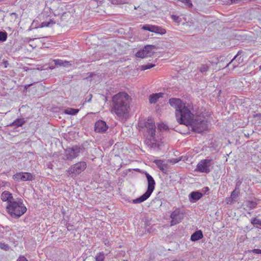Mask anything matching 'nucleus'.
I'll use <instances>...</instances> for the list:
<instances>
[{"mask_svg": "<svg viewBox=\"0 0 261 261\" xmlns=\"http://www.w3.org/2000/svg\"><path fill=\"white\" fill-rule=\"evenodd\" d=\"M55 64L59 66H62L64 67H68L71 65L69 62L66 61H63L61 60H54Z\"/></svg>", "mask_w": 261, "mask_h": 261, "instance_id": "obj_23", "label": "nucleus"}, {"mask_svg": "<svg viewBox=\"0 0 261 261\" xmlns=\"http://www.w3.org/2000/svg\"><path fill=\"white\" fill-rule=\"evenodd\" d=\"M238 56V54H237L229 63H227V64L226 65L225 67L226 68V67H228L231 64H232V69H234L237 67H238L239 65V62H237V60H236Z\"/></svg>", "mask_w": 261, "mask_h": 261, "instance_id": "obj_21", "label": "nucleus"}, {"mask_svg": "<svg viewBox=\"0 0 261 261\" xmlns=\"http://www.w3.org/2000/svg\"><path fill=\"white\" fill-rule=\"evenodd\" d=\"M220 59H222L221 60V61H223V60L225 59H226V58H225V57H224V56H223V57H220Z\"/></svg>", "mask_w": 261, "mask_h": 261, "instance_id": "obj_45", "label": "nucleus"}, {"mask_svg": "<svg viewBox=\"0 0 261 261\" xmlns=\"http://www.w3.org/2000/svg\"><path fill=\"white\" fill-rule=\"evenodd\" d=\"M171 17L174 21L177 22H179V18L177 15H171Z\"/></svg>", "mask_w": 261, "mask_h": 261, "instance_id": "obj_39", "label": "nucleus"}, {"mask_svg": "<svg viewBox=\"0 0 261 261\" xmlns=\"http://www.w3.org/2000/svg\"><path fill=\"white\" fill-rule=\"evenodd\" d=\"M168 126L163 123H160L158 125V129L161 130H166L168 129Z\"/></svg>", "mask_w": 261, "mask_h": 261, "instance_id": "obj_35", "label": "nucleus"}, {"mask_svg": "<svg viewBox=\"0 0 261 261\" xmlns=\"http://www.w3.org/2000/svg\"><path fill=\"white\" fill-rule=\"evenodd\" d=\"M155 66V64L152 63H148L141 66V70H145L150 69Z\"/></svg>", "mask_w": 261, "mask_h": 261, "instance_id": "obj_33", "label": "nucleus"}, {"mask_svg": "<svg viewBox=\"0 0 261 261\" xmlns=\"http://www.w3.org/2000/svg\"><path fill=\"white\" fill-rule=\"evenodd\" d=\"M105 256L103 252H99L95 256V261H105Z\"/></svg>", "mask_w": 261, "mask_h": 261, "instance_id": "obj_29", "label": "nucleus"}, {"mask_svg": "<svg viewBox=\"0 0 261 261\" xmlns=\"http://www.w3.org/2000/svg\"><path fill=\"white\" fill-rule=\"evenodd\" d=\"M153 33L160 35H164L166 34V31L164 28L156 25H154Z\"/></svg>", "mask_w": 261, "mask_h": 261, "instance_id": "obj_19", "label": "nucleus"}, {"mask_svg": "<svg viewBox=\"0 0 261 261\" xmlns=\"http://www.w3.org/2000/svg\"><path fill=\"white\" fill-rule=\"evenodd\" d=\"M82 149L81 147L77 145L67 148L65 151L67 159L68 160H72L76 158Z\"/></svg>", "mask_w": 261, "mask_h": 261, "instance_id": "obj_11", "label": "nucleus"}, {"mask_svg": "<svg viewBox=\"0 0 261 261\" xmlns=\"http://www.w3.org/2000/svg\"><path fill=\"white\" fill-rule=\"evenodd\" d=\"M0 248L5 250H8L9 249V245L3 243H0Z\"/></svg>", "mask_w": 261, "mask_h": 261, "instance_id": "obj_38", "label": "nucleus"}, {"mask_svg": "<svg viewBox=\"0 0 261 261\" xmlns=\"http://www.w3.org/2000/svg\"><path fill=\"white\" fill-rule=\"evenodd\" d=\"M131 97L125 92H119L112 97L111 113L124 118L128 113Z\"/></svg>", "mask_w": 261, "mask_h": 261, "instance_id": "obj_2", "label": "nucleus"}, {"mask_svg": "<svg viewBox=\"0 0 261 261\" xmlns=\"http://www.w3.org/2000/svg\"><path fill=\"white\" fill-rule=\"evenodd\" d=\"M251 223L253 225L258 224L259 226H261V220L257 219L256 218H253L251 219Z\"/></svg>", "mask_w": 261, "mask_h": 261, "instance_id": "obj_37", "label": "nucleus"}, {"mask_svg": "<svg viewBox=\"0 0 261 261\" xmlns=\"http://www.w3.org/2000/svg\"><path fill=\"white\" fill-rule=\"evenodd\" d=\"M6 207L9 214L12 216L16 217H19L27 211V208L20 200L16 201L14 200L8 204Z\"/></svg>", "mask_w": 261, "mask_h": 261, "instance_id": "obj_5", "label": "nucleus"}, {"mask_svg": "<svg viewBox=\"0 0 261 261\" xmlns=\"http://www.w3.org/2000/svg\"><path fill=\"white\" fill-rule=\"evenodd\" d=\"M111 1L114 4H119L121 3V0H111Z\"/></svg>", "mask_w": 261, "mask_h": 261, "instance_id": "obj_41", "label": "nucleus"}, {"mask_svg": "<svg viewBox=\"0 0 261 261\" xmlns=\"http://www.w3.org/2000/svg\"><path fill=\"white\" fill-rule=\"evenodd\" d=\"M156 48L154 45H146L142 49L138 51L136 56L138 58H145L150 57L154 53V49Z\"/></svg>", "mask_w": 261, "mask_h": 261, "instance_id": "obj_9", "label": "nucleus"}, {"mask_svg": "<svg viewBox=\"0 0 261 261\" xmlns=\"http://www.w3.org/2000/svg\"><path fill=\"white\" fill-rule=\"evenodd\" d=\"M179 2L182 3L184 6L188 8H192L193 4L191 0H177Z\"/></svg>", "mask_w": 261, "mask_h": 261, "instance_id": "obj_28", "label": "nucleus"}, {"mask_svg": "<svg viewBox=\"0 0 261 261\" xmlns=\"http://www.w3.org/2000/svg\"><path fill=\"white\" fill-rule=\"evenodd\" d=\"M24 123V121L22 119H17L10 125L14 126L16 127L22 126Z\"/></svg>", "mask_w": 261, "mask_h": 261, "instance_id": "obj_24", "label": "nucleus"}, {"mask_svg": "<svg viewBox=\"0 0 261 261\" xmlns=\"http://www.w3.org/2000/svg\"><path fill=\"white\" fill-rule=\"evenodd\" d=\"M173 261H185V260L182 259H178L174 260Z\"/></svg>", "mask_w": 261, "mask_h": 261, "instance_id": "obj_44", "label": "nucleus"}, {"mask_svg": "<svg viewBox=\"0 0 261 261\" xmlns=\"http://www.w3.org/2000/svg\"><path fill=\"white\" fill-rule=\"evenodd\" d=\"M184 213L179 208H176L170 215L171 226L175 225L181 222L184 219Z\"/></svg>", "mask_w": 261, "mask_h": 261, "instance_id": "obj_10", "label": "nucleus"}, {"mask_svg": "<svg viewBox=\"0 0 261 261\" xmlns=\"http://www.w3.org/2000/svg\"><path fill=\"white\" fill-rule=\"evenodd\" d=\"M79 109L70 108V109L66 110L65 111V113L68 115H74L76 114L79 112Z\"/></svg>", "mask_w": 261, "mask_h": 261, "instance_id": "obj_27", "label": "nucleus"}, {"mask_svg": "<svg viewBox=\"0 0 261 261\" xmlns=\"http://www.w3.org/2000/svg\"><path fill=\"white\" fill-rule=\"evenodd\" d=\"M55 23V22L53 20L49 18L48 20L42 22L41 24V27L43 28L50 27L51 25Z\"/></svg>", "mask_w": 261, "mask_h": 261, "instance_id": "obj_26", "label": "nucleus"}, {"mask_svg": "<svg viewBox=\"0 0 261 261\" xmlns=\"http://www.w3.org/2000/svg\"><path fill=\"white\" fill-rule=\"evenodd\" d=\"M1 199L3 201H7L8 204L14 200L12 194L8 191H4L2 193Z\"/></svg>", "mask_w": 261, "mask_h": 261, "instance_id": "obj_14", "label": "nucleus"}, {"mask_svg": "<svg viewBox=\"0 0 261 261\" xmlns=\"http://www.w3.org/2000/svg\"><path fill=\"white\" fill-rule=\"evenodd\" d=\"M258 200L256 198L245 200L243 203V207L246 211H250L256 207Z\"/></svg>", "mask_w": 261, "mask_h": 261, "instance_id": "obj_13", "label": "nucleus"}, {"mask_svg": "<svg viewBox=\"0 0 261 261\" xmlns=\"http://www.w3.org/2000/svg\"><path fill=\"white\" fill-rule=\"evenodd\" d=\"M153 25L145 24L142 27V29L144 30L153 32Z\"/></svg>", "mask_w": 261, "mask_h": 261, "instance_id": "obj_32", "label": "nucleus"}, {"mask_svg": "<svg viewBox=\"0 0 261 261\" xmlns=\"http://www.w3.org/2000/svg\"><path fill=\"white\" fill-rule=\"evenodd\" d=\"M189 125L191 126L194 132L201 133L207 129V122L203 117L196 116Z\"/></svg>", "mask_w": 261, "mask_h": 261, "instance_id": "obj_6", "label": "nucleus"}, {"mask_svg": "<svg viewBox=\"0 0 261 261\" xmlns=\"http://www.w3.org/2000/svg\"><path fill=\"white\" fill-rule=\"evenodd\" d=\"M11 15H14L15 17L17 16V14L15 13H11Z\"/></svg>", "mask_w": 261, "mask_h": 261, "instance_id": "obj_46", "label": "nucleus"}, {"mask_svg": "<svg viewBox=\"0 0 261 261\" xmlns=\"http://www.w3.org/2000/svg\"><path fill=\"white\" fill-rule=\"evenodd\" d=\"M255 117H258L259 118H261V114L259 113V114H256Z\"/></svg>", "mask_w": 261, "mask_h": 261, "instance_id": "obj_43", "label": "nucleus"}, {"mask_svg": "<svg viewBox=\"0 0 261 261\" xmlns=\"http://www.w3.org/2000/svg\"><path fill=\"white\" fill-rule=\"evenodd\" d=\"M250 251L255 254H260L261 252V250L259 249H254Z\"/></svg>", "mask_w": 261, "mask_h": 261, "instance_id": "obj_40", "label": "nucleus"}, {"mask_svg": "<svg viewBox=\"0 0 261 261\" xmlns=\"http://www.w3.org/2000/svg\"><path fill=\"white\" fill-rule=\"evenodd\" d=\"M47 68H44V66H39L38 65H35V67L34 66V72L35 70V74L37 73L36 70H43L46 69Z\"/></svg>", "mask_w": 261, "mask_h": 261, "instance_id": "obj_36", "label": "nucleus"}, {"mask_svg": "<svg viewBox=\"0 0 261 261\" xmlns=\"http://www.w3.org/2000/svg\"><path fill=\"white\" fill-rule=\"evenodd\" d=\"M169 102L175 109L177 121L179 124L189 125L196 116L193 106L184 103L180 99L175 98H170Z\"/></svg>", "mask_w": 261, "mask_h": 261, "instance_id": "obj_1", "label": "nucleus"}, {"mask_svg": "<svg viewBox=\"0 0 261 261\" xmlns=\"http://www.w3.org/2000/svg\"><path fill=\"white\" fill-rule=\"evenodd\" d=\"M17 261H28L25 257L24 256H20Z\"/></svg>", "mask_w": 261, "mask_h": 261, "instance_id": "obj_42", "label": "nucleus"}, {"mask_svg": "<svg viewBox=\"0 0 261 261\" xmlns=\"http://www.w3.org/2000/svg\"><path fill=\"white\" fill-rule=\"evenodd\" d=\"M87 167V164L85 162H79L70 166L67 171L68 176L73 175H77L84 171Z\"/></svg>", "mask_w": 261, "mask_h": 261, "instance_id": "obj_8", "label": "nucleus"}, {"mask_svg": "<svg viewBox=\"0 0 261 261\" xmlns=\"http://www.w3.org/2000/svg\"><path fill=\"white\" fill-rule=\"evenodd\" d=\"M145 174L147 180V190L140 197L133 200L132 203L134 204L140 203L147 200L154 190L155 182L154 179L147 172H145Z\"/></svg>", "mask_w": 261, "mask_h": 261, "instance_id": "obj_4", "label": "nucleus"}, {"mask_svg": "<svg viewBox=\"0 0 261 261\" xmlns=\"http://www.w3.org/2000/svg\"><path fill=\"white\" fill-rule=\"evenodd\" d=\"M154 163L160 170L164 172L166 170V165L164 163L163 161L160 160H155Z\"/></svg>", "mask_w": 261, "mask_h": 261, "instance_id": "obj_20", "label": "nucleus"}, {"mask_svg": "<svg viewBox=\"0 0 261 261\" xmlns=\"http://www.w3.org/2000/svg\"><path fill=\"white\" fill-rule=\"evenodd\" d=\"M260 67V68H261V65L260 66V67Z\"/></svg>", "mask_w": 261, "mask_h": 261, "instance_id": "obj_47", "label": "nucleus"}, {"mask_svg": "<svg viewBox=\"0 0 261 261\" xmlns=\"http://www.w3.org/2000/svg\"><path fill=\"white\" fill-rule=\"evenodd\" d=\"M202 197V194L198 191L192 192L189 195L190 201L194 202L199 200Z\"/></svg>", "mask_w": 261, "mask_h": 261, "instance_id": "obj_15", "label": "nucleus"}, {"mask_svg": "<svg viewBox=\"0 0 261 261\" xmlns=\"http://www.w3.org/2000/svg\"><path fill=\"white\" fill-rule=\"evenodd\" d=\"M144 126L147 129L150 138L145 140V143L150 148L159 149L160 144L155 138V125L152 118H149L144 122Z\"/></svg>", "mask_w": 261, "mask_h": 261, "instance_id": "obj_3", "label": "nucleus"}, {"mask_svg": "<svg viewBox=\"0 0 261 261\" xmlns=\"http://www.w3.org/2000/svg\"><path fill=\"white\" fill-rule=\"evenodd\" d=\"M22 174V173H18L15 174L13 176V179L17 181L21 180H22V177H21Z\"/></svg>", "mask_w": 261, "mask_h": 261, "instance_id": "obj_34", "label": "nucleus"}, {"mask_svg": "<svg viewBox=\"0 0 261 261\" xmlns=\"http://www.w3.org/2000/svg\"><path fill=\"white\" fill-rule=\"evenodd\" d=\"M203 233L201 230H198L193 233L191 236V240L196 241L203 238Z\"/></svg>", "mask_w": 261, "mask_h": 261, "instance_id": "obj_17", "label": "nucleus"}, {"mask_svg": "<svg viewBox=\"0 0 261 261\" xmlns=\"http://www.w3.org/2000/svg\"><path fill=\"white\" fill-rule=\"evenodd\" d=\"M210 63L201 64L198 69L202 74L205 75L206 72L210 70Z\"/></svg>", "mask_w": 261, "mask_h": 261, "instance_id": "obj_18", "label": "nucleus"}, {"mask_svg": "<svg viewBox=\"0 0 261 261\" xmlns=\"http://www.w3.org/2000/svg\"><path fill=\"white\" fill-rule=\"evenodd\" d=\"M214 168V162L211 159L201 160L197 165L195 171L201 173H208Z\"/></svg>", "mask_w": 261, "mask_h": 261, "instance_id": "obj_7", "label": "nucleus"}, {"mask_svg": "<svg viewBox=\"0 0 261 261\" xmlns=\"http://www.w3.org/2000/svg\"><path fill=\"white\" fill-rule=\"evenodd\" d=\"M163 95V93H158L152 94L150 95L149 98V102L150 103H155L159 98L162 97Z\"/></svg>", "mask_w": 261, "mask_h": 261, "instance_id": "obj_16", "label": "nucleus"}, {"mask_svg": "<svg viewBox=\"0 0 261 261\" xmlns=\"http://www.w3.org/2000/svg\"><path fill=\"white\" fill-rule=\"evenodd\" d=\"M7 39V33L6 32H0V41L4 42Z\"/></svg>", "mask_w": 261, "mask_h": 261, "instance_id": "obj_31", "label": "nucleus"}, {"mask_svg": "<svg viewBox=\"0 0 261 261\" xmlns=\"http://www.w3.org/2000/svg\"><path fill=\"white\" fill-rule=\"evenodd\" d=\"M239 193V190H237V188L233 190L230 195V198L231 199L232 201H234L235 199L238 197Z\"/></svg>", "mask_w": 261, "mask_h": 261, "instance_id": "obj_30", "label": "nucleus"}, {"mask_svg": "<svg viewBox=\"0 0 261 261\" xmlns=\"http://www.w3.org/2000/svg\"><path fill=\"white\" fill-rule=\"evenodd\" d=\"M34 44L36 45L34 46V48L36 47L42 48L43 46V38H34Z\"/></svg>", "mask_w": 261, "mask_h": 261, "instance_id": "obj_22", "label": "nucleus"}, {"mask_svg": "<svg viewBox=\"0 0 261 261\" xmlns=\"http://www.w3.org/2000/svg\"><path fill=\"white\" fill-rule=\"evenodd\" d=\"M108 128V126L104 121L100 120L96 121L95 123L94 130L97 133H105Z\"/></svg>", "mask_w": 261, "mask_h": 261, "instance_id": "obj_12", "label": "nucleus"}, {"mask_svg": "<svg viewBox=\"0 0 261 261\" xmlns=\"http://www.w3.org/2000/svg\"><path fill=\"white\" fill-rule=\"evenodd\" d=\"M22 181H27L32 180L33 178L32 175L28 172H22Z\"/></svg>", "mask_w": 261, "mask_h": 261, "instance_id": "obj_25", "label": "nucleus"}]
</instances>
